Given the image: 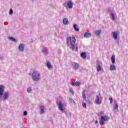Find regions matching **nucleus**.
<instances>
[{"label": "nucleus", "mask_w": 128, "mask_h": 128, "mask_svg": "<svg viewBox=\"0 0 128 128\" xmlns=\"http://www.w3.org/2000/svg\"><path fill=\"white\" fill-rule=\"evenodd\" d=\"M76 38L74 36L68 37L66 40L67 46L73 51L78 52V46L76 44Z\"/></svg>", "instance_id": "1"}, {"label": "nucleus", "mask_w": 128, "mask_h": 128, "mask_svg": "<svg viewBox=\"0 0 128 128\" xmlns=\"http://www.w3.org/2000/svg\"><path fill=\"white\" fill-rule=\"evenodd\" d=\"M110 120V117L107 116H100V124L101 126L104 125V122H108Z\"/></svg>", "instance_id": "2"}, {"label": "nucleus", "mask_w": 128, "mask_h": 128, "mask_svg": "<svg viewBox=\"0 0 128 128\" xmlns=\"http://www.w3.org/2000/svg\"><path fill=\"white\" fill-rule=\"evenodd\" d=\"M40 75L38 71H34L32 74V78L34 80H38Z\"/></svg>", "instance_id": "3"}, {"label": "nucleus", "mask_w": 128, "mask_h": 128, "mask_svg": "<svg viewBox=\"0 0 128 128\" xmlns=\"http://www.w3.org/2000/svg\"><path fill=\"white\" fill-rule=\"evenodd\" d=\"M102 97L100 94H98L96 96L95 99V103L96 104H102Z\"/></svg>", "instance_id": "4"}, {"label": "nucleus", "mask_w": 128, "mask_h": 128, "mask_svg": "<svg viewBox=\"0 0 128 128\" xmlns=\"http://www.w3.org/2000/svg\"><path fill=\"white\" fill-rule=\"evenodd\" d=\"M74 6V2L72 0L68 1L67 2V6L66 7V10H72V6Z\"/></svg>", "instance_id": "5"}, {"label": "nucleus", "mask_w": 128, "mask_h": 128, "mask_svg": "<svg viewBox=\"0 0 128 128\" xmlns=\"http://www.w3.org/2000/svg\"><path fill=\"white\" fill-rule=\"evenodd\" d=\"M112 34L113 36L114 40H118V34H120V32L116 31L114 32H112Z\"/></svg>", "instance_id": "6"}, {"label": "nucleus", "mask_w": 128, "mask_h": 128, "mask_svg": "<svg viewBox=\"0 0 128 128\" xmlns=\"http://www.w3.org/2000/svg\"><path fill=\"white\" fill-rule=\"evenodd\" d=\"M72 67L73 70H78V68H80V65L76 62H73L72 64Z\"/></svg>", "instance_id": "7"}, {"label": "nucleus", "mask_w": 128, "mask_h": 128, "mask_svg": "<svg viewBox=\"0 0 128 128\" xmlns=\"http://www.w3.org/2000/svg\"><path fill=\"white\" fill-rule=\"evenodd\" d=\"M96 70L97 72H100V70H102V63L98 62L96 64Z\"/></svg>", "instance_id": "8"}, {"label": "nucleus", "mask_w": 128, "mask_h": 128, "mask_svg": "<svg viewBox=\"0 0 128 128\" xmlns=\"http://www.w3.org/2000/svg\"><path fill=\"white\" fill-rule=\"evenodd\" d=\"M57 104L58 106V108L60 110H61L62 112H64V105L62 104V102H58V104L57 103Z\"/></svg>", "instance_id": "9"}, {"label": "nucleus", "mask_w": 128, "mask_h": 128, "mask_svg": "<svg viewBox=\"0 0 128 128\" xmlns=\"http://www.w3.org/2000/svg\"><path fill=\"white\" fill-rule=\"evenodd\" d=\"M8 96H10V94L8 92H5L2 96V100H8Z\"/></svg>", "instance_id": "10"}, {"label": "nucleus", "mask_w": 128, "mask_h": 128, "mask_svg": "<svg viewBox=\"0 0 128 128\" xmlns=\"http://www.w3.org/2000/svg\"><path fill=\"white\" fill-rule=\"evenodd\" d=\"M4 85H0V96L4 94Z\"/></svg>", "instance_id": "11"}, {"label": "nucleus", "mask_w": 128, "mask_h": 128, "mask_svg": "<svg viewBox=\"0 0 128 128\" xmlns=\"http://www.w3.org/2000/svg\"><path fill=\"white\" fill-rule=\"evenodd\" d=\"M114 108L115 110H118V104L116 100L114 101Z\"/></svg>", "instance_id": "12"}, {"label": "nucleus", "mask_w": 128, "mask_h": 128, "mask_svg": "<svg viewBox=\"0 0 128 128\" xmlns=\"http://www.w3.org/2000/svg\"><path fill=\"white\" fill-rule=\"evenodd\" d=\"M92 36V34L86 32L84 34V38H90Z\"/></svg>", "instance_id": "13"}, {"label": "nucleus", "mask_w": 128, "mask_h": 128, "mask_svg": "<svg viewBox=\"0 0 128 128\" xmlns=\"http://www.w3.org/2000/svg\"><path fill=\"white\" fill-rule=\"evenodd\" d=\"M116 14L111 12L110 14V18H111V20H116Z\"/></svg>", "instance_id": "14"}, {"label": "nucleus", "mask_w": 128, "mask_h": 128, "mask_svg": "<svg viewBox=\"0 0 128 128\" xmlns=\"http://www.w3.org/2000/svg\"><path fill=\"white\" fill-rule=\"evenodd\" d=\"M18 50L20 52H24V44H21L19 46Z\"/></svg>", "instance_id": "15"}, {"label": "nucleus", "mask_w": 128, "mask_h": 128, "mask_svg": "<svg viewBox=\"0 0 128 128\" xmlns=\"http://www.w3.org/2000/svg\"><path fill=\"white\" fill-rule=\"evenodd\" d=\"M116 70V67L114 64L110 65V70L114 71Z\"/></svg>", "instance_id": "16"}, {"label": "nucleus", "mask_w": 128, "mask_h": 128, "mask_svg": "<svg viewBox=\"0 0 128 128\" xmlns=\"http://www.w3.org/2000/svg\"><path fill=\"white\" fill-rule=\"evenodd\" d=\"M111 60L112 62V64H116V56L112 55L111 58Z\"/></svg>", "instance_id": "17"}, {"label": "nucleus", "mask_w": 128, "mask_h": 128, "mask_svg": "<svg viewBox=\"0 0 128 128\" xmlns=\"http://www.w3.org/2000/svg\"><path fill=\"white\" fill-rule=\"evenodd\" d=\"M80 82H72V86H80Z\"/></svg>", "instance_id": "18"}, {"label": "nucleus", "mask_w": 128, "mask_h": 128, "mask_svg": "<svg viewBox=\"0 0 128 128\" xmlns=\"http://www.w3.org/2000/svg\"><path fill=\"white\" fill-rule=\"evenodd\" d=\"M65 114L68 118H70V116H72V113L68 111L65 112Z\"/></svg>", "instance_id": "19"}, {"label": "nucleus", "mask_w": 128, "mask_h": 128, "mask_svg": "<svg viewBox=\"0 0 128 128\" xmlns=\"http://www.w3.org/2000/svg\"><path fill=\"white\" fill-rule=\"evenodd\" d=\"M73 28L76 32H80V28H78V25H76V24H74L73 25Z\"/></svg>", "instance_id": "20"}, {"label": "nucleus", "mask_w": 128, "mask_h": 128, "mask_svg": "<svg viewBox=\"0 0 128 128\" xmlns=\"http://www.w3.org/2000/svg\"><path fill=\"white\" fill-rule=\"evenodd\" d=\"M70 24L68 20L66 18H64V25L68 26Z\"/></svg>", "instance_id": "21"}, {"label": "nucleus", "mask_w": 128, "mask_h": 128, "mask_svg": "<svg viewBox=\"0 0 128 128\" xmlns=\"http://www.w3.org/2000/svg\"><path fill=\"white\" fill-rule=\"evenodd\" d=\"M100 34H102V30H98L95 32V34L98 36H100Z\"/></svg>", "instance_id": "22"}, {"label": "nucleus", "mask_w": 128, "mask_h": 128, "mask_svg": "<svg viewBox=\"0 0 128 128\" xmlns=\"http://www.w3.org/2000/svg\"><path fill=\"white\" fill-rule=\"evenodd\" d=\"M81 56L82 58H86V52L81 53Z\"/></svg>", "instance_id": "23"}, {"label": "nucleus", "mask_w": 128, "mask_h": 128, "mask_svg": "<svg viewBox=\"0 0 128 128\" xmlns=\"http://www.w3.org/2000/svg\"><path fill=\"white\" fill-rule=\"evenodd\" d=\"M69 102H70L71 104H76V102H74V100L72 98H69Z\"/></svg>", "instance_id": "24"}, {"label": "nucleus", "mask_w": 128, "mask_h": 128, "mask_svg": "<svg viewBox=\"0 0 128 128\" xmlns=\"http://www.w3.org/2000/svg\"><path fill=\"white\" fill-rule=\"evenodd\" d=\"M46 66L48 68H52V64H50V62H47Z\"/></svg>", "instance_id": "25"}, {"label": "nucleus", "mask_w": 128, "mask_h": 128, "mask_svg": "<svg viewBox=\"0 0 128 128\" xmlns=\"http://www.w3.org/2000/svg\"><path fill=\"white\" fill-rule=\"evenodd\" d=\"M8 38L12 42H16V39L12 37H9Z\"/></svg>", "instance_id": "26"}, {"label": "nucleus", "mask_w": 128, "mask_h": 128, "mask_svg": "<svg viewBox=\"0 0 128 128\" xmlns=\"http://www.w3.org/2000/svg\"><path fill=\"white\" fill-rule=\"evenodd\" d=\"M40 112H42V114H44V106H40Z\"/></svg>", "instance_id": "27"}, {"label": "nucleus", "mask_w": 128, "mask_h": 128, "mask_svg": "<svg viewBox=\"0 0 128 128\" xmlns=\"http://www.w3.org/2000/svg\"><path fill=\"white\" fill-rule=\"evenodd\" d=\"M109 100H110V104H112V102H114V100H112V98L110 97Z\"/></svg>", "instance_id": "28"}, {"label": "nucleus", "mask_w": 128, "mask_h": 128, "mask_svg": "<svg viewBox=\"0 0 128 128\" xmlns=\"http://www.w3.org/2000/svg\"><path fill=\"white\" fill-rule=\"evenodd\" d=\"M82 98L84 100H86V92H82Z\"/></svg>", "instance_id": "29"}, {"label": "nucleus", "mask_w": 128, "mask_h": 128, "mask_svg": "<svg viewBox=\"0 0 128 128\" xmlns=\"http://www.w3.org/2000/svg\"><path fill=\"white\" fill-rule=\"evenodd\" d=\"M70 92L72 94H74V90H72V89L70 88Z\"/></svg>", "instance_id": "30"}, {"label": "nucleus", "mask_w": 128, "mask_h": 128, "mask_svg": "<svg viewBox=\"0 0 128 128\" xmlns=\"http://www.w3.org/2000/svg\"><path fill=\"white\" fill-rule=\"evenodd\" d=\"M27 92H32V88H28L27 90Z\"/></svg>", "instance_id": "31"}, {"label": "nucleus", "mask_w": 128, "mask_h": 128, "mask_svg": "<svg viewBox=\"0 0 128 128\" xmlns=\"http://www.w3.org/2000/svg\"><path fill=\"white\" fill-rule=\"evenodd\" d=\"M13 12H12V9H10V12H9L10 14H12Z\"/></svg>", "instance_id": "32"}, {"label": "nucleus", "mask_w": 128, "mask_h": 128, "mask_svg": "<svg viewBox=\"0 0 128 128\" xmlns=\"http://www.w3.org/2000/svg\"><path fill=\"white\" fill-rule=\"evenodd\" d=\"M82 106L83 108H86V103H82Z\"/></svg>", "instance_id": "33"}, {"label": "nucleus", "mask_w": 128, "mask_h": 128, "mask_svg": "<svg viewBox=\"0 0 128 128\" xmlns=\"http://www.w3.org/2000/svg\"><path fill=\"white\" fill-rule=\"evenodd\" d=\"M24 116H26V114H28V112H26V111H24L23 113Z\"/></svg>", "instance_id": "34"}, {"label": "nucleus", "mask_w": 128, "mask_h": 128, "mask_svg": "<svg viewBox=\"0 0 128 128\" xmlns=\"http://www.w3.org/2000/svg\"><path fill=\"white\" fill-rule=\"evenodd\" d=\"M98 120H96L95 121V124H98Z\"/></svg>", "instance_id": "35"}, {"label": "nucleus", "mask_w": 128, "mask_h": 128, "mask_svg": "<svg viewBox=\"0 0 128 128\" xmlns=\"http://www.w3.org/2000/svg\"><path fill=\"white\" fill-rule=\"evenodd\" d=\"M64 18L63 19V24H64Z\"/></svg>", "instance_id": "36"}, {"label": "nucleus", "mask_w": 128, "mask_h": 128, "mask_svg": "<svg viewBox=\"0 0 128 128\" xmlns=\"http://www.w3.org/2000/svg\"><path fill=\"white\" fill-rule=\"evenodd\" d=\"M29 76H32V74H30V73Z\"/></svg>", "instance_id": "37"}]
</instances>
